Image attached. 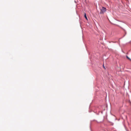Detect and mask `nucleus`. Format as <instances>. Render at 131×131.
Returning <instances> with one entry per match:
<instances>
[{"label": "nucleus", "instance_id": "nucleus-2", "mask_svg": "<svg viewBox=\"0 0 131 131\" xmlns=\"http://www.w3.org/2000/svg\"><path fill=\"white\" fill-rule=\"evenodd\" d=\"M84 17L87 20H88V18H87V16H86V14L85 13V14H84Z\"/></svg>", "mask_w": 131, "mask_h": 131}, {"label": "nucleus", "instance_id": "nucleus-4", "mask_svg": "<svg viewBox=\"0 0 131 131\" xmlns=\"http://www.w3.org/2000/svg\"><path fill=\"white\" fill-rule=\"evenodd\" d=\"M121 27L122 29H123V30H124V31H125V30L123 28H122V27Z\"/></svg>", "mask_w": 131, "mask_h": 131}, {"label": "nucleus", "instance_id": "nucleus-5", "mask_svg": "<svg viewBox=\"0 0 131 131\" xmlns=\"http://www.w3.org/2000/svg\"><path fill=\"white\" fill-rule=\"evenodd\" d=\"M103 67H104V68H105V67H104V65H103Z\"/></svg>", "mask_w": 131, "mask_h": 131}, {"label": "nucleus", "instance_id": "nucleus-1", "mask_svg": "<svg viewBox=\"0 0 131 131\" xmlns=\"http://www.w3.org/2000/svg\"><path fill=\"white\" fill-rule=\"evenodd\" d=\"M106 8L103 7H102L101 9V11L100 13V14H103L106 11Z\"/></svg>", "mask_w": 131, "mask_h": 131}, {"label": "nucleus", "instance_id": "nucleus-3", "mask_svg": "<svg viewBox=\"0 0 131 131\" xmlns=\"http://www.w3.org/2000/svg\"><path fill=\"white\" fill-rule=\"evenodd\" d=\"M126 57L127 59H128L131 61V59L130 58H129L127 56H126Z\"/></svg>", "mask_w": 131, "mask_h": 131}]
</instances>
